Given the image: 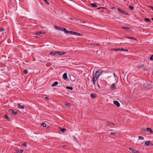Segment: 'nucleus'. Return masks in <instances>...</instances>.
I'll use <instances>...</instances> for the list:
<instances>
[{
    "mask_svg": "<svg viewBox=\"0 0 153 153\" xmlns=\"http://www.w3.org/2000/svg\"><path fill=\"white\" fill-rule=\"evenodd\" d=\"M111 51H128V50L127 49H124L123 48H112L109 49Z\"/></svg>",
    "mask_w": 153,
    "mask_h": 153,
    "instance_id": "obj_1",
    "label": "nucleus"
},
{
    "mask_svg": "<svg viewBox=\"0 0 153 153\" xmlns=\"http://www.w3.org/2000/svg\"><path fill=\"white\" fill-rule=\"evenodd\" d=\"M99 77L98 75L97 76L95 74L94 75H93L92 82L94 85H95L96 81Z\"/></svg>",
    "mask_w": 153,
    "mask_h": 153,
    "instance_id": "obj_2",
    "label": "nucleus"
},
{
    "mask_svg": "<svg viewBox=\"0 0 153 153\" xmlns=\"http://www.w3.org/2000/svg\"><path fill=\"white\" fill-rule=\"evenodd\" d=\"M54 27L56 29L58 30H61L62 31H63L65 32V33L66 31H67V30L64 28L60 27H57L56 26H54Z\"/></svg>",
    "mask_w": 153,
    "mask_h": 153,
    "instance_id": "obj_3",
    "label": "nucleus"
},
{
    "mask_svg": "<svg viewBox=\"0 0 153 153\" xmlns=\"http://www.w3.org/2000/svg\"><path fill=\"white\" fill-rule=\"evenodd\" d=\"M118 10L119 11V12L121 13H123L124 14H126V15H129V14L126 13L125 11L122 10L120 9V8H117Z\"/></svg>",
    "mask_w": 153,
    "mask_h": 153,
    "instance_id": "obj_4",
    "label": "nucleus"
},
{
    "mask_svg": "<svg viewBox=\"0 0 153 153\" xmlns=\"http://www.w3.org/2000/svg\"><path fill=\"white\" fill-rule=\"evenodd\" d=\"M129 149L131 150L134 153H140V152L138 151L133 149L131 148H129Z\"/></svg>",
    "mask_w": 153,
    "mask_h": 153,
    "instance_id": "obj_5",
    "label": "nucleus"
},
{
    "mask_svg": "<svg viewBox=\"0 0 153 153\" xmlns=\"http://www.w3.org/2000/svg\"><path fill=\"white\" fill-rule=\"evenodd\" d=\"M102 73V70H99L97 71L95 75L97 76L98 75V76H99Z\"/></svg>",
    "mask_w": 153,
    "mask_h": 153,
    "instance_id": "obj_6",
    "label": "nucleus"
},
{
    "mask_svg": "<svg viewBox=\"0 0 153 153\" xmlns=\"http://www.w3.org/2000/svg\"><path fill=\"white\" fill-rule=\"evenodd\" d=\"M116 85L114 83L112 84L111 86V90H114L116 89Z\"/></svg>",
    "mask_w": 153,
    "mask_h": 153,
    "instance_id": "obj_7",
    "label": "nucleus"
},
{
    "mask_svg": "<svg viewBox=\"0 0 153 153\" xmlns=\"http://www.w3.org/2000/svg\"><path fill=\"white\" fill-rule=\"evenodd\" d=\"M56 53L58 54H59V55H63L66 53H65V52H60V51H56Z\"/></svg>",
    "mask_w": 153,
    "mask_h": 153,
    "instance_id": "obj_8",
    "label": "nucleus"
},
{
    "mask_svg": "<svg viewBox=\"0 0 153 153\" xmlns=\"http://www.w3.org/2000/svg\"><path fill=\"white\" fill-rule=\"evenodd\" d=\"M90 96L92 98L94 99L97 97V95L95 94H91Z\"/></svg>",
    "mask_w": 153,
    "mask_h": 153,
    "instance_id": "obj_9",
    "label": "nucleus"
},
{
    "mask_svg": "<svg viewBox=\"0 0 153 153\" xmlns=\"http://www.w3.org/2000/svg\"><path fill=\"white\" fill-rule=\"evenodd\" d=\"M114 104L116 105L117 107H119L120 106V104L119 102L116 100L114 101Z\"/></svg>",
    "mask_w": 153,
    "mask_h": 153,
    "instance_id": "obj_10",
    "label": "nucleus"
},
{
    "mask_svg": "<svg viewBox=\"0 0 153 153\" xmlns=\"http://www.w3.org/2000/svg\"><path fill=\"white\" fill-rule=\"evenodd\" d=\"M90 4L93 7H97V5H98V4L97 3H91Z\"/></svg>",
    "mask_w": 153,
    "mask_h": 153,
    "instance_id": "obj_11",
    "label": "nucleus"
},
{
    "mask_svg": "<svg viewBox=\"0 0 153 153\" xmlns=\"http://www.w3.org/2000/svg\"><path fill=\"white\" fill-rule=\"evenodd\" d=\"M10 111H11V113L14 115H16L18 113L17 111H15L13 110H10Z\"/></svg>",
    "mask_w": 153,
    "mask_h": 153,
    "instance_id": "obj_12",
    "label": "nucleus"
},
{
    "mask_svg": "<svg viewBox=\"0 0 153 153\" xmlns=\"http://www.w3.org/2000/svg\"><path fill=\"white\" fill-rule=\"evenodd\" d=\"M73 35H76V36H82V35L80 33H78L76 32H74V33H73Z\"/></svg>",
    "mask_w": 153,
    "mask_h": 153,
    "instance_id": "obj_13",
    "label": "nucleus"
},
{
    "mask_svg": "<svg viewBox=\"0 0 153 153\" xmlns=\"http://www.w3.org/2000/svg\"><path fill=\"white\" fill-rule=\"evenodd\" d=\"M146 130L147 131H149L150 133L152 134L153 133V131L149 127L146 128Z\"/></svg>",
    "mask_w": 153,
    "mask_h": 153,
    "instance_id": "obj_14",
    "label": "nucleus"
},
{
    "mask_svg": "<svg viewBox=\"0 0 153 153\" xmlns=\"http://www.w3.org/2000/svg\"><path fill=\"white\" fill-rule=\"evenodd\" d=\"M67 74L66 73H64L63 75V78L64 79H66L67 78Z\"/></svg>",
    "mask_w": 153,
    "mask_h": 153,
    "instance_id": "obj_15",
    "label": "nucleus"
},
{
    "mask_svg": "<svg viewBox=\"0 0 153 153\" xmlns=\"http://www.w3.org/2000/svg\"><path fill=\"white\" fill-rule=\"evenodd\" d=\"M106 123L107 125L110 126L114 125V123H111V122H107Z\"/></svg>",
    "mask_w": 153,
    "mask_h": 153,
    "instance_id": "obj_16",
    "label": "nucleus"
},
{
    "mask_svg": "<svg viewBox=\"0 0 153 153\" xmlns=\"http://www.w3.org/2000/svg\"><path fill=\"white\" fill-rule=\"evenodd\" d=\"M74 32L73 31H68L67 30V31H66L65 33L67 34H68V33H69L70 34H73L74 33Z\"/></svg>",
    "mask_w": 153,
    "mask_h": 153,
    "instance_id": "obj_17",
    "label": "nucleus"
},
{
    "mask_svg": "<svg viewBox=\"0 0 153 153\" xmlns=\"http://www.w3.org/2000/svg\"><path fill=\"white\" fill-rule=\"evenodd\" d=\"M18 108L20 109H24V108L23 106L21 105L20 104H18Z\"/></svg>",
    "mask_w": 153,
    "mask_h": 153,
    "instance_id": "obj_18",
    "label": "nucleus"
},
{
    "mask_svg": "<svg viewBox=\"0 0 153 153\" xmlns=\"http://www.w3.org/2000/svg\"><path fill=\"white\" fill-rule=\"evenodd\" d=\"M58 84V83L57 82V81L55 82L54 83H53L52 84V87L54 86L57 85Z\"/></svg>",
    "mask_w": 153,
    "mask_h": 153,
    "instance_id": "obj_19",
    "label": "nucleus"
},
{
    "mask_svg": "<svg viewBox=\"0 0 153 153\" xmlns=\"http://www.w3.org/2000/svg\"><path fill=\"white\" fill-rule=\"evenodd\" d=\"M46 33L45 32H41V31H40V32H36V34H37V35H39V34H41V33H42V34H45Z\"/></svg>",
    "mask_w": 153,
    "mask_h": 153,
    "instance_id": "obj_20",
    "label": "nucleus"
},
{
    "mask_svg": "<svg viewBox=\"0 0 153 153\" xmlns=\"http://www.w3.org/2000/svg\"><path fill=\"white\" fill-rule=\"evenodd\" d=\"M150 144V141H146L145 142V144L147 146H149Z\"/></svg>",
    "mask_w": 153,
    "mask_h": 153,
    "instance_id": "obj_21",
    "label": "nucleus"
},
{
    "mask_svg": "<svg viewBox=\"0 0 153 153\" xmlns=\"http://www.w3.org/2000/svg\"><path fill=\"white\" fill-rule=\"evenodd\" d=\"M144 20L146 22H149L151 21L150 19L148 18H146L144 19Z\"/></svg>",
    "mask_w": 153,
    "mask_h": 153,
    "instance_id": "obj_22",
    "label": "nucleus"
},
{
    "mask_svg": "<svg viewBox=\"0 0 153 153\" xmlns=\"http://www.w3.org/2000/svg\"><path fill=\"white\" fill-rule=\"evenodd\" d=\"M17 153H22L23 152V150L22 149H18L16 150Z\"/></svg>",
    "mask_w": 153,
    "mask_h": 153,
    "instance_id": "obj_23",
    "label": "nucleus"
},
{
    "mask_svg": "<svg viewBox=\"0 0 153 153\" xmlns=\"http://www.w3.org/2000/svg\"><path fill=\"white\" fill-rule=\"evenodd\" d=\"M65 105L68 107H70L71 106V104L69 103H66L65 104Z\"/></svg>",
    "mask_w": 153,
    "mask_h": 153,
    "instance_id": "obj_24",
    "label": "nucleus"
},
{
    "mask_svg": "<svg viewBox=\"0 0 153 153\" xmlns=\"http://www.w3.org/2000/svg\"><path fill=\"white\" fill-rule=\"evenodd\" d=\"M65 130L66 129L65 128H62L60 129V131L62 132H64L65 131Z\"/></svg>",
    "mask_w": 153,
    "mask_h": 153,
    "instance_id": "obj_25",
    "label": "nucleus"
},
{
    "mask_svg": "<svg viewBox=\"0 0 153 153\" xmlns=\"http://www.w3.org/2000/svg\"><path fill=\"white\" fill-rule=\"evenodd\" d=\"M66 88L67 89H70L71 90H72L73 89V88L72 87L67 86L66 87Z\"/></svg>",
    "mask_w": 153,
    "mask_h": 153,
    "instance_id": "obj_26",
    "label": "nucleus"
},
{
    "mask_svg": "<svg viewBox=\"0 0 153 153\" xmlns=\"http://www.w3.org/2000/svg\"><path fill=\"white\" fill-rule=\"evenodd\" d=\"M124 37L126 38H127V39H131L132 37L131 36H124Z\"/></svg>",
    "mask_w": 153,
    "mask_h": 153,
    "instance_id": "obj_27",
    "label": "nucleus"
},
{
    "mask_svg": "<svg viewBox=\"0 0 153 153\" xmlns=\"http://www.w3.org/2000/svg\"><path fill=\"white\" fill-rule=\"evenodd\" d=\"M4 117L6 119H7L9 120H10V118L8 117L7 115L5 114Z\"/></svg>",
    "mask_w": 153,
    "mask_h": 153,
    "instance_id": "obj_28",
    "label": "nucleus"
},
{
    "mask_svg": "<svg viewBox=\"0 0 153 153\" xmlns=\"http://www.w3.org/2000/svg\"><path fill=\"white\" fill-rule=\"evenodd\" d=\"M56 54V51L54 52H51L50 53V54L51 55H55Z\"/></svg>",
    "mask_w": 153,
    "mask_h": 153,
    "instance_id": "obj_29",
    "label": "nucleus"
},
{
    "mask_svg": "<svg viewBox=\"0 0 153 153\" xmlns=\"http://www.w3.org/2000/svg\"><path fill=\"white\" fill-rule=\"evenodd\" d=\"M42 125L44 127H46V125L45 123H42Z\"/></svg>",
    "mask_w": 153,
    "mask_h": 153,
    "instance_id": "obj_30",
    "label": "nucleus"
},
{
    "mask_svg": "<svg viewBox=\"0 0 153 153\" xmlns=\"http://www.w3.org/2000/svg\"><path fill=\"white\" fill-rule=\"evenodd\" d=\"M122 28L123 29H126V30H129V27H122Z\"/></svg>",
    "mask_w": 153,
    "mask_h": 153,
    "instance_id": "obj_31",
    "label": "nucleus"
},
{
    "mask_svg": "<svg viewBox=\"0 0 153 153\" xmlns=\"http://www.w3.org/2000/svg\"><path fill=\"white\" fill-rule=\"evenodd\" d=\"M138 137L139 139L140 140H143L144 139V137L141 136H139Z\"/></svg>",
    "mask_w": 153,
    "mask_h": 153,
    "instance_id": "obj_32",
    "label": "nucleus"
},
{
    "mask_svg": "<svg viewBox=\"0 0 153 153\" xmlns=\"http://www.w3.org/2000/svg\"><path fill=\"white\" fill-rule=\"evenodd\" d=\"M142 130L143 131H144V132H145V131H147V130H146V128H142Z\"/></svg>",
    "mask_w": 153,
    "mask_h": 153,
    "instance_id": "obj_33",
    "label": "nucleus"
},
{
    "mask_svg": "<svg viewBox=\"0 0 153 153\" xmlns=\"http://www.w3.org/2000/svg\"><path fill=\"white\" fill-rule=\"evenodd\" d=\"M129 8L131 10H132L134 9V7L133 6H129Z\"/></svg>",
    "mask_w": 153,
    "mask_h": 153,
    "instance_id": "obj_34",
    "label": "nucleus"
},
{
    "mask_svg": "<svg viewBox=\"0 0 153 153\" xmlns=\"http://www.w3.org/2000/svg\"><path fill=\"white\" fill-rule=\"evenodd\" d=\"M110 134H111V135H112L113 136H115V135H116V134L115 132H111L110 133Z\"/></svg>",
    "mask_w": 153,
    "mask_h": 153,
    "instance_id": "obj_35",
    "label": "nucleus"
},
{
    "mask_svg": "<svg viewBox=\"0 0 153 153\" xmlns=\"http://www.w3.org/2000/svg\"><path fill=\"white\" fill-rule=\"evenodd\" d=\"M28 71L27 70V69H25L24 71V73L25 74H27L28 73Z\"/></svg>",
    "mask_w": 153,
    "mask_h": 153,
    "instance_id": "obj_36",
    "label": "nucleus"
},
{
    "mask_svg": "<svg viewBox=\"0 0 153 153\" xmlns=\"http://www.w3.org/2000/svg\"><path fill=\"white\" fill-rule=\"evenodd\" d=\"M22 146H27V143H22L21 144Z\"/></svg>",
    "mask_w": 153,
    "mask_h": 153,
    "instance_id": "obj_37",
    "label": "nucleus"
},
{
    "mask_svg": "<svg viewBox=\"0 0 153 153\" xmlns=\"http://www.w3.org/2000/svg\"><path fill=\"white\" fill-rule=\"evenodd\" d=\"M98 9L100 10L101 9H106V8H105V7H99L97 8Z\"/></svg>",
    "mask_w": 153,
    "mask_h": 153,
    "instance_id": "obj_38",
    "label": "nucleus"
},
{
    "mask_svg": "<svg viewBox=\"0 0 153 153\" xmlns=\"http://www.w3.org/2000/svg\"><path fill=\"white\" fill-rule=\"evenodd\" d=\"M150 60L153 61V55H152L150 57Z\"/></svg>",
    "mask_w": 153,
    "mask_h": 153,
    "instance_id": "obj_39",
    "label": "nucleus"
},
{
    "mask_svg": "<svg viewBox=\"0 0 153 153\" xmlns=\"http://www.w3.org/2000/svg\"><path fill=\"white\" fill-rule=\"evenodd\" d=\"M5 29L1 27L0 28V32L4 31Z\"/></svg>",
    "mask_w": 153,
    "mask_h": 153,
    "instance_id": "obj_40",
    "label": "nucleus"
},
{
    "mask_svg": "<svg viewBox=\"0 0 153 153\" xmlns=\"http://www.w3.org/2000/svg\"><path fill=\"white\" fill-rule=\"evenodd\" d=\"M45 2L47 4H49V3L48 2L47 0H44Z\"/></svg>",
    "mask_w": 153,
    "mask_h": 153,
    "instance_id": "obj_41",
    "label": "nucleus"
},
{
    "mask_svg": "<svg viewBox=\"0 0 153 153\" xmlns=\"http://www.w3.org/2000/svg\"><path fill=\"white\" fill-rule=\"evenodd\" d=\"M149 7L150 8H151L153 10V7H152V6H149Z\"/></svg>",
    "mask_w": 153,
    "mask_h": 153,
    "instance_id": "obj_42",
    "label": "nucleus"
},
{
    "mask_svg": "<svg viewBox=\"0 0 153 153\" xmlns=\"http://www.w3.org/2000/svg\"><path fill=\"white\" fill-rule=\"evenodd\" d=\"M134 39V40H137V39L134 38V37H132V39Z\"/></svg>",
    "mask_w": 153,
    "mask_h": 153,
    "instance_id": "obj_43",
    "label": "nucleus"
},
{
    "mask_svg": "<svg viewBox=\"0 0 153 153\" xmlns=\"http://www.w3.org/2000/svg\"><path fill=\"white\" fill-rule=\"evenodd\" d=\"M45 98L48 100H49L48 98L47 97H45Z\"/></svg>",
    "mask_w": 153,
    "mask_h": 153,
    "instance_id": "obj_44",
    "label": "nucleus"
},
{
    "mask_svg": "<svg viewBox=\"0 0 153 153\" xmlns=\"http://www.w3.org/2000/svg\"><path fill=\"white\" fill-rule=\"evenodd\" d=\"M98 86L99 88H100V85H99V84H98Z\"/></svg>",
    "mask_w": 153,
    "mask_h": 153,
    "instance_id": "obj_45",
    "label": "nucleus"
},
{
    "mask_svg": "<svg viewBox=\"0 0 153 153\" xmlns=\"http://www.w3.org/2000/svg\"><path fill=\"white\" fill-rule=\"evenodd\" d=\"M150 145H151V146H153V144L152 143H150Z\"/></svg>",
    "mask_w": 153,
    "mask_h": 153,
    "instance_id": "obj_46",
    "label": "nucleus"
},
{
    "mask_svg": "<svg viewBox=\"0 0 153 153\" xmlns=\"http://www.w3.org/2000/svg\"><path fill=\"white\" fill-rule=\"evenodd\" d=\"M74 139H75V140H76V137H74Z\"/></svg>",
    "mask_w": 153,
    "mask_h": 153,
    "instance_id": "obj_47",
    "label": "nucleus"
},
{
    "mask_svg": "<svg viewBox=\"0 0 153 153\" xmlns=\"http://www.w3.org/2000/svg\"><path fill=\"white\" fill-rule=\"evenodd\" d=\"M65 145H63V146H62V147H65Z\"/></svg>",
    "mask_w": 153,
    "mask_h": 153,
    "instance_id": "obj_48",
    "label": "nucleus"
},
{
    "mask_svg": "<svg viewBox=\"0 0 153 153\" xmlns=\"http://www.w3.org/2000/svg\"><path fill=\"white\" fill-rule=\"evenodd\" d=\"M114 76L115 77V74H114Z\"/></svg>",
    "mask_w": 153,
    "mask_h": 153,
    "instance_id": "obj_49",
    "label": "nucleus"
},
{
    "mask_svg": "<svg viewBox=\"0 0 153 153\" xmlns=\"http://www.w3.org/2000/svg\"><path fill=\"white\" fill-rule=\"evenodd\" d=\"M114 7H112V9H114Z\"/></svg>",
    "mask_w": 153,
    "mask_h": 153,
    "instance_id": "obj_50",
    "label": "nucleus"
},
{
    "mask_svg": "<svg viewBox=\"0 0 153 153\" xmlns=\"http://www.w3.org/2000/svg\"><path fill=\"white\" fill-rule=\"evenodd\" d=\"M152 20H153V18H152Z\"/></svg>",
    "mask_w": 153,
    "mask_h": 153,
    "instance_id": "obj_51",
    "label": "nucleus"
},
{
    "mask_svg": "<svg viewBox=\"0 0 153 153\" xmlns=\"http://www.w3.org/2000/svg\"><path fill=\"white\" fill-rule=\"evenodd\" d=\"M98 45V44H96V45Z\"/></svg>",
    "mask_w": 153,
    "mask_h": 153,
    "instance_id": "obj_52",
    "label": "nucleus"
},
{
    "mask_svg": "<svg viewBox=\"0 0 153 153\" xmlns=\"http://www.w3.org/2000/svg\"><path fill=\"white\" fill-rule=\"evenodd\" d=\"M142 67H143V66H142L140 68H142Z\"/></svg>",
    "mask_w": 153,
    "mask_h": 153,
    "instance_id": "obj_53",
    "label": "nucleus"
}]
</instances>
